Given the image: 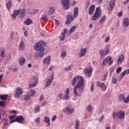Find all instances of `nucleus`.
Here are the masks:
<instances>
[{
    "label": "nucleus",
    "instance_id": "nucleus-1",
    "mask_svg": "<svg viewBox=\"0 0 129 129\" xmlns=\"http://www.w3.org/2000/svg\"><path fill=\"white\" fill-rule=\"evenodd\" d=\"M72 85L74 86V94L76 96H81V93L85 87L83 78L80 76L75 77L72 80Z\"/></svg>",
    "mask_w": 129,
    "mask_h": 129
},
{
    "label": "nucleus",
    "instance_id": "nucleus-2",
    "mask_svg": "<svg viewBox=\"0 0 129 129\" xmlns=\"http://www.w3.org/2000/svg\"><path fill=\"white\" fill-rule=\"evenodd\" d=\"M34 48L36 51H39L40 52L39 53L36 52L34 54L35 58H42V57H44V55H45V53L44 52L45 48L40 42L36 43L35 44Z\"/></svg>",
    "mask_w": 129,
    "mask_h": 129
},
{
    "label": "nucleus",
    "instance_id": "nucleus-3",
    "mask_svg": "<svg viewBox=\"0 0 129 129\" xmlns=\"http://www.w3.org/2000/svg\"><path fill=\"white\" fill-rule=\"evenodd\" d=\"M65 94H63L62 93H60L58 94V97L59 99L61 100H68L70 97H69V94H70V91L69 90V88L67 89V90L64 91Z\"/></svg>",
    "mask_w": 129,
    "mask_h": 129
},
{
    "label": "nucleus",
    "instance_id": "nucleus-4",
    "mask_svg": "<svg viewBox=\"0 0 129 129\" xmlns=\"http://www.w3.org/2000/svg\"><path fill=\"white\" fill-rule=\"evenodd\" d=\"M100 13V9L97 8L95 11V14L91 17L92 21H95L98 19V17L100 16L99 13Z\"/></svg>",
    "mask_w": 129,
    "mask_h": 129
},
{
    "label": "nucleus",
    "instance_id": "nucleus-5",
    "mask_svg": "<svg viewBox=\"0 0 129 129\" xmlns=\"http://www.w3.org/2000/svg\"><path fill=\"white\" fill-rule=\"evenodd\" d=\"M61 5L63 6L65 10H69L70 8V1L69 0H61Z\"/></svg>",
    "mask_w": 129,
    "mask_h": 129
},
{
    "label": "nucleus",
    "instance_id": "nucleus-6",
    "mask_svg": "<svg viewBox=\"0 0 129 129\" xmlns=\"http://www.w3.org/2000/svg\"><path fill=\"white\" fill-rule=\"evenodd\" d=\"M15 121H17L19 122V123H24V117L22 115L18 116L16 117L15 120L12 119L11 122L13 123V122H15Z\"/></svg>",
    "mask_w": 129,
    "mask_h": 129
},
{
    "label": "nucleus",
    "instance_id": "nucleus-7",
    "mask_svg": "<svg viewBox=\"0 0 129 129\" xmlns=\"http://www.w3.org/2000/svg\"><path fill=\"white\" fill-rule=\"evenodd\" d=\"M23 93L24 91L23 90V89H21L20 87L17 88L16 91V93L14 95L15 98H19V97L21 96V94H23Z\"/></svg>",
    "mask_w": 129,
    "mask_h": 129
},
{
    "label": "nucleus",
    "instance_id": "nucleus-8",
    "mask_svg": "<svg viewBox=\"0 0 129 129\" xmlns=\"http://www.w3.org/2000/svg\"><path fill=\"white\" fill-rule=\"evenodd\" d=\"M107 63L108 65H112L113 63V61H112V60L111 59V57L109 56L103 60V65L105 66Z\"/></svg>",
    "mask_w": 129,
    "mask_h": 129
},
{
    "label": "nucleus",
    "instance_id": "nucleus-9",
    "mask_svg": "<svg viewBox=\"0 0 129 129\" xmlns=\"http://www.w3.org/2000/svg\"><path fill=\"white\" fill-rule=\"evenodd\" d=\"M84 73H85L87 77H90L91 74H92V68H86L84 70Z\"/></svg>",
    "mask_w": 129,
    "mask_h": 129
},
{
    "label": "nucleus",
    "instance_id": "nucleus-10",
    "mask_svg": "<svg viewBox=\"0 0 129 129\" xmlns=\"http://www.w3.org/2000/svg\"><path fill=\"white\" fill-rule=\"evenodd\" d=\"M110 46L109 45H107V47L105 50H102L100 52V55L101 57L105 56L108 53H109V48Z\"/></svg>",
    "mask_w": 129,
    "mask_h": 129
},
{
    "label": "nucleus",
    "instance_id": "nucleus-11",
    "mask_svg": "<svg viewBox=\"0 0 129 129\" xmlns=\"http://www.w3.org/2000/svg\"><path fill=\"white\" fill-rule=\"evenodd\" d=\"M86 53H87V48H81L79 54V58H82L83 56H85Z\"/></svg>",
    "mask_w": 129,
    "mask_h": 129
},
{
    "label": "nucleus",
    "instance_id": "nucleus-12",
    "mask_svg": "<svg viewBox=\"0 0 129 129\" xmlns=\"http://www.w3.org/2000/svg\"><path fill=\"white\" fill-rule=\"evenodd\" d=\"M32 81H34L33 84H30L29 87L32 88L33 87H35L38 85V81H39V78L37 77H34L32 79Z\"/></svg>",
    "mask_w": 129,
    "mask_h": 129
},
{
    "label": "nucleus",
    "instance_id": "nucleus-13",
    "mask_svg": "<svg viewBox=\"0 0 129 129\" xmlns=\"http://www.w3.org/2000/svg\"><path fill=\"white\" fill-rule=\"evenodd\" d=\"M96 85L98 87H100L103 91L106 90L107 87L104 83H100V82H98Z\"/></svg>",
    "mask_w": 129,
    "mask_h": 129
},
{
    "label": "nucleus",
    "instance_id": "nucleus-14",
    "mask_svg": "<svg viewBox=\"0 0 129 129\" xmlns=\"http://www.w3.org/2000/svg\"><path fill=\"white\" fill-rule=\"evenodd\" d=\"M51 77V79H47V81L46 82L45 85V87H50V85L52 84V82L54 80V76L52 75Z\"/></svg>",
    "mask_w": 129,
    "mask_h": 129
},
{
    "label": "nucleus",
    "instance_id": "nucleus-15",
    "mask_svg": "<svg viewBox=\"0 0 129 129\" xmlns=\"http://www.w3.org/2000/svg\"><path fill=\"white\" fill-rule=\"evenodd\" d=\"M67 32V29H63V32H61L60 33V36H59L60 40L61 41V42H63L64 40H65V36L66 35V33Z\"/></svg>",
    "mask_w": 129,
    "mask_h": 129
},
{
    "label": "nucleus",
    "instance_id": "nucleus-16",
    "mask_svg": "<svg viewBox=\"0 0 129 129\" xmlns=\"http://www.w3.org/2000/svg\"><path fill=\"white\" fill-rule=\"evenodd\" d=\"M124 111H119L117 112V118L119 119H123L125 115Z\"/></svg>",
    "mask_w": 129,
    "mask_h": 129
},
{
    "label": "nucleus",
    "instance_id": "nucleus-17",
    "mask_svg": "<svg viewBox=\"0 0 129 129\" xmlns=\"http://www.w3.org/2000/svg\"><path fill=\"white\" fill-rule=\"evenodd\" d=\"M124 60V55L121 54L117 59V64L120 65L122 63V61Z\"/></svg>",
    "mask_w": 129,
    "mask_h": 129
},
{
    "label": "nucleus",
    "instance_id": "nucleus-18",
    "mask_svg": "<svg viewBox=\"0 0 129 129\" xmlns=\"http://www.w3.org/2000/svg\"><path fill=\"white\" fill-rule=\"evenodd\" d=\"M67 21H66V24H67L68 25H69L71 22L74 20V18H73V16L72 15H69L67 17Z\"/></svg>",
    "mask_w": 129,
    "mask_h": 129
},
{
    "label": "nucleus",
    "instance_id": "nucleus-19",
    "mask_svg": "<svg viewBox=\"0 0 129 129\" xmlns=\"http://www.w3.org/2000/svg\"><path fill=\"white\" fill-rule=\"evenodd\" d=\"M73 111H74V109L69 107H67L64 110V112H67L68 114H71Z\"/></svg>",
    "mask_w": 129,
    "mask_h": 129
},
{
    "label": "nucleus",
    "instance_id": "nucleus-20",
    "mask_svg": "<svg viewBox=\"0 0 129 129\" xmlns=\"http://www.w3.org/2000/svg\"><path fill=\"white\" fill-rule=\"evenodd\" d=\"M21 14V10H15L14 13L12 15V17L14 19H16V16H19Z\"/></svg>",
    "mask_w": 129,
    "mask_h": 129
},
{
    "label": "nucleus",
    "instance_id": "nucleus-21",
    "mask_svg": "<svg viewBox=\"0 0 129 129\" xmlns=\"http://www.w3.org/2000/svg\"><path fill=\"white\" fill-rule=\"evenodd\" d=\"M123 26L125 28L126 27H128V25H129V20H128V19L125 18L124 19H123Z\"/></svg>",
    "mask_w": 129,
    "mask_h": 129
},
{
    "label": "nucleus",
    "instance_id": "nucleus-22",
    "mask_svg": "<svg viewBox=\"0 0 129 129\" xmlns=\"http://www.w3.org/2000/svg\"><path fill=\"white\" fill-rule=\"evenodd\" d=\"M25 43L24 41H21L19 44V50H20V51H24V50H25Z\"/></svg>",
    "mask_w": 129,
    "mask_h": 129
},
{
    "label": "nucleus",
    "instance_id": "nucleus-23",
    "mask_svg": "<svg viewBox=\"0 0 129 129\" xmlns=\"http://www.w3.org/2000/svg\"><path fill=\"white\" fill-rule=\"evenodd\" d=\"M51 61V56H48L46 58H45L43 60V63L44 64H47L49 65L50 64V61Z\"/></svg>",
    "mask_w": 129,
    "mask_h": 129
},
{
    "label": "nucleus",
    "instance_id": "nucleus-24",
    "mask_svg": "<svg viewBox=\"0 0 129 129\" xmlns=\"http://www.w3.org/2000/svg\"><path fill=\"white\" fill-rule=\"evenodd\" d=\"M94 10H95V6L94 5H92L89 9V15H92L93 12H94Z\"/></svg>",
    "mask_w": 129,
    "mask_h": 129
},
{
    "label": "nucleus",
    "instance_id": "nucleus-25",
    "mask_svg": "<svg viewBox=\"0 0 129 129\" xmlns=\"http://www.w3.org/2000/svg\"><path fill=\"white\" fill-rule=\"evenodd\" d=\"M26 60L24 57H21L19 60V62L21 66H23V65H25V62H26Z\"/></svg>",
    "mask_w": 129,
    "mask_h": 129
},
{
    "label": "nucleus",
    "instance_id": "nucleus-26",
    "mask_svg": "<svg viewBox=\"0 0 129 129\" xmlns=\"http://www.w3.org/2000/svg\"><path fill=\"white\" fill-rule=\"evenodd\" d=\"M33 23V21L31 20V19L29 18L27 19L26 21H24V24L26 25L27 26H29V25H31Z\"/></svg>",
    "mask_w": 129,
    "mask_h": 129
},
{
    "label": "nucleus",
    "instance_id": "nucleus-27",
    "mask_svg": "<svg viewBox=\"0 0 129 129\" xmlns=\"http://www.w3.org/2000/svg\"><path fill=\"white\" fill-rule=\"evenodd\" d=\"M80 128V121L78 119L75 121V129Z\"/></svg>",
    "mask_w": 129,
    "mask_h": 129
},
{
    "label": "nucleus",
    "instance_id": "nucleus-28",
    "mask_svg": "<svg viewBox=\"0 0 129 129\" xmlns=\"http://www.w3.org/2000/svg\"><path fill=\"white\" fill-rule=\"evenodd\" d=\"M44 121L45 123H48L47 126L50 125V118L48 117H44Z\"/></svg>",
    "mask_w": 129,
    "mask_h": 129
},
{
    "label": "nucleus",
    "instance_id": "nucleus-29",
    "mask_svg": "<svg viewBox=\"0 0 129 129\" xmlns=\"http://www.w3.org/2000/svg\"><path fill=\"white\" fill-rule=\"evenodd\" d=\"M28 94L30 96H35V94H36V91H35V90H31L29 91Z\"/></svg>",
    "mask_w": 129,
    "mask_h": 129
},
{
    "label": "nucleus",
    "instance_id": "nucleus-30",
    "mask_svg": "<svg viewBox=\"0 0 129 129\" xmlns=\"http://www.w3.org/2000/svg\"><path fill=\"white\" fill-rule=\"evenodd\" d=\"M115 4V0H112L110 2L109 6L110 7V9H113V8H114Z\"/></svg>",
    "mask_w": 129,
    "mask_h": 129
},
{
    "label": "nucleus",
    "instance_id": "nucleus-31",
    "mask_svg": "<svg viewBox=\"0 0 129 129\" xmlns=\"http://www.w3.org/2000/svg\"><path fill=\"white\" fill-rule=\"evenodd\" d=\"M125 74H126L125 73V71H124V72H123L122 73H121L120 74V76L118 78V81H120V80H121V79H122V78H123V77H124V76H125Z\"/></svg>",
    "mask_w": 129,
    "mask_h": 129
},
{
    "label": "nucleus",
    "instance_id": "nucleus-32",
    "mask_svg": "<svg viewBox=\"0 0 129 129\" xmlns=\"http://www.w3.org/2000/svg\"><path fill=\"white\" fill-rule=\"evenodd\" d=\"M78 15V7H76L74 9V17L77 18Z\"/></svg>",
    "mask_w": 129,
    "mask_h": 129
},
{
    "label": "nucleus",
    "instance_id": "nucleus-33",
    "mask_svg": "<svg viewBox=\"0 0 129 129\" xmlns=\"http://www.w3.org/2000/svg\"><path fill=\"white\" fill-rule=\"evenodd\" d=\"M8 95H2L0 96V97L2 100H6V99H8Z\"/></svg>",
    "mask_w": 129,
    "mask_h": 129
},
{
    "label": "nucleus",
    "instance_id": "nucleus-34",
    "mask_svg": "<svg viewBox=\"0 0 129 129\" xmlns=\"http://www.w3.org/2000/svg\"><path fill=\"white\" fill-rule=\"evenodd\" d=\"M7 8L8 10H10L12 8V1H9L7 4Z\"/></svg>",
    "mask_w": 129,
    "mask_h": 129
},
{
    "label": "nucleus",
    "instance_id": "nucleus-35",
    "mask_svg": "<svg viewBox=\"0 0 129 129\" xmlns=\"http://www.w3.org/2000/svg\"><path fill=\"white\" fill-rule=\"evenodd\" d=\"M67 55V53L66 52V51H62L60 54V57H61V58H63V59H64L65 57H66Z\"/></svg>",
    "mask_w": 129,
    "mask_h": 129
},
{
    "label": "nucleus",
    "instance_id": "nucleus-36",
    "mask_svg": "<svg viewBox=\"0 0 129 129\" xmlns=\"http://www.w3.org/2000/svg\"><path fill=\"white\" fill-rule=\"evenodd\" d=\"M20 18L21 19H23L24 17H25V9H23L21 12H20Z\"/></svg>",
    "mask_w": 129,
    "mask_h": 129
},
{
    "label": "nucleus",
    "instance_id": "nucleus-37",
    "mask_svg": "<svg viewBox=\"0 0 129 129\" xmlns=\"http://www.w3.org/2000/svg\"><path fill=\"white\" fill-rule=\"evenodd\" d=\"M75 30H76V26H73L70 30V35H71V34H72V33H73L74 31H75Z\"/></svg>",
    "mask_w": 129,
    "mask_h": 129
},
{
    "label": "nucleus",
    "instance_id": "nucleus-38",
    "mask_svg": "<svg viewBox=\"0 0 129 129\" xmlns=\"http://www.w3.org/2000/svg\"><path fill=\"white\" fill-rule=\"evenodd\" d=\"M54 12H55V8L51 7L49 11V14H50V15H52V14H54Z\"/></svg>",
    "mask_w": 129,
    "mask_h": 129
},
{
    "label": "nucleus",
    "instance_id": "nucleus-39",
    "mask_svg": "<svg viewBox=\"0 0 129 129\" xmlns=\"http://www.w3.org/2000/svg\"><path fill=\"white\" fill-rule=\"evenodd\" d=\"M87 110L89 111L90 112L93 110V106L91 105H89L87 107Z\"/></svg>",
    "mask_w": 129,
    "mask_h": 129
},
{
    "label": "nucleus",
    "instance_id": "nucleus-40",
    "mask_svg": "<svg viewBox=\"0 0 129 129\" xmlns=\"http://www.w3.org/2000/svg\"><path fill=\"white\" fill-rule=\"evenodd\" d=\"M30 96H31L30 95H29L28 94H27L26 95H25L24 97L25 101H27V100H29Z\"/></svg>",
    "mask_w": 129,
    "mask_h": 129
},
{
    "label": "nucleus",
    "instance_id": "nucleus-41",
    "mask_svg": "<svg viewBox=\"0 0 129 129\" xmlns=\"http://www.w3.org/2000/svg\"><path fill=\"white\" fill-rule=\"evenodd\" d=\"M105 20H106V17H105V16H104L99 21V23L101 24L102 23H103V22H105Z\"/></svg>",
    "mask_w": 129,
    "mask_h": 129
},
{
    "label": "nucleus",
    "instance_id": "nucleus-42",
    "mask_svg": "<svg viewBox=\"0 0 129 129\" xmlns=\"http://www.w3.org/2000/svg\"><path fill=\"white\" fill-rule=\"evenodd\" d=\"M123 101H124V102H125V103H127L129 101V95L126 98H124Z\"/></svg>",
    "mask_w": 129,
    "mask_h": 129
},
{
    "label": "nucleus",
    "instance_id": "nucleus-43",
    "mask_svg": "<svg viewBox=\"0 0 129 129\" xmlns=\"http://www.w3.org/2000/svg\"><path fill=\"white\" fill-rule=\"evenodd\" d=\"M1 56L2 57H6V51L3 50L1 53Z\"/></svg>",
    "mask_w": 129,
    "mask_h": 129
},
{
    "label": "nucleus",
    "instance_id": "nucleus-44",
    "mask_svg": "<svg viewBox=\"0 0 129 129\" xmlns=\"http://www.w3.org/2000/svg\"><path fill=\"white\" fill-rule=\"evenodd\" d=\"M119 100H123V99H124V95H122V94L119 95Z\"/></svg>",
    "mask_w": 129,
    "mask_h": 129
},
{
    "label": "nucleus",
    "instance_id": "nucleus-45",
    "mask_svg": "<svg viewBox=\"0 0 129 129\" xmlns=\"http://www.w3.org/2000/svg\"><path fill=\"white\" fill-rule=\"evenodd\" d=\"M122 69V68L121 67H118L116 71V73H119L120 72H121Z\"/></svg>",
    "mask_w": 129,
    "mask_h": 129
},
{
    "label": "nucleus",
    "instance_id": "nucleus-46",
    "mask_svg": "<svg viewBox=\"0 0 129 129\" xmlns=\"http://www.w3.org/2000/svg\"><path fill=\"white\" fill-rule=\"evenodd\" d=\"M48 18V16L44 15L43 17H42L40 18L41 21H45V20H46V19Z\"/></svg>",
    "mask_w": 129,
    "mask_h": 129
},
{
    "label": "nucleus",
    "instance_id": "nucleus-47",
    "mask_svg": "<svg viewBox=\"0 0 129 129\" xmlns=\"http://www.w3.org/2000/svg\"><path fill=\"white\" fill-rule=\"evenodd\" d=\"M0 106H2V107H5L6 106V103L4 101H0Z\"/></svg>",
    "mask_w": 129,
    "mask_h": 129
},
{
    "label": "nucleus",
    "instance_id": "nucleus-48",
    "mask_svg": "<svg viewBox=\"0 0 129 129\" xmlns=\"http://www.w3.org/2000/svg\"><path fill=\"white\" fill-rule=\"evenodd\" d=\"M112 82L113 84H115L117 82V79L116 78H114V77H112Z\"/></svg>",
    "mask_w": 129,
    "mask_h": 129
},
{
    "label": "nucleus",
    "instance_id": "nucleus-49",
    "mask_svg": "<svg viewBox=\"0 0 129 129\" xmlns=\"http://www.w3.org/2000/svg\"><path fill=\"white\" fill-rule=\"evenodd\" d=\"M40 111V107L36 106L35 108V112H39Z\"/></svg>",
    "mask_w": 129,
    "mask_h": 129
},
{
    "label": "nucleus",
    "instance_id": "nucleus-50",
    "mask_svg": "<svg viewBox=\"0 0 129 129\" xmlns=\"http://www.w3.org/2000/svg\"><path fill=\"white\" fill-rule=\"evenodd\" d=\"M71 68H72V67L71 66H69L65 68L64 70L66 71H69V70H71Z\"/></svg>",
    "mask_w": 129,
    "mask_h": 129
},
{
    "label": "nucleus",
    "instance_id": "nucleus-51",
    "mask_svg": "<svg viewBox=\"0 0 129 129\" xmlns=\"http://www.w3.org/2000/svg\"><path fill=\"white\" fill-rule=\"evenodd\" d=\"M113 118H115V117H117V113L116 112H114L112 114Z\"/></svg>",
    "mask_w": 129,
    "mask_h": 129
},
{
    "label": "nucleus",
    "instance_id": "nucleus-52",
    "mask_svg": "<svg viewBox=\"0 0 129 129\" xmlns=\"http://www.w3.org/2000/svg\"><path fill=\"white\" fill-rule=\"evenodd\" d=\"M117 17H118L119 18L122 17V12L121 11L120 12H118L117 14Z\"/></svg>",
    "mask_w": 129,
    "mask_h": 129
},
{
    "label": "nucleus",
    "instance_id": "nucleus-53",
    "mask_svg": "<svg viewBox=\"0 0 129 129\" xmlns=\"http://www.w3.org/2000/svg\"><path fill=\"white\" fill-rule=\"evenodd\" d=\"M107 77V74H105L104 78L102 79V81H105L106 80V78Z\"/></svg>",
    "mask_w": 129,
    "mask_h": 129
},
{
    "label": "nucleus",
    "instance_id": "nucleus-54",
    "mask_svg": "<svg viewBox=\"0 0 129 129\" xmlns=\"http://www.w3.org/2000/svg\"><path fill=\"white\" fill-rule=\"evenodd\" d=\"M44 96L43 95H41V96H40V98H39V100L40 101H43V100H44Z\"/></svg>",
    "mask_w": 129,
    "mask_h": 129
},
{
    "label": "nucleus",
    "instance_id": "nucleus-55",
    "mask_svg": "<svg viewBox=\"0 0 129 129\" xmlns=\"http://www.w3.org/2000/svg\"><path fill=\"white\" fill-rule=\"evenodd\" d=\"M56 118H57V116H56L55 115H53L51 119L52 121H54V120H55Z\"/></svg>",
    "mask_w": 129,
    "mask_h": 129
},
{
    "label": "nucleus",
    "instance_id": "nucleus-56",
    "mask_svg": "<svg viewBox=\"0 0 129 129\" xmlns=\"http://www.w3.org/2000/svg\"><path fill=\"white\" fill-rule=\"evenodd\" d=\"M40 117H38L36 119H35V122L37 123V122H40Z\"/></svg>",
    "mask_w": 129,
    "mask_h": 129
},
{
    "label": "nucleus",
    "instance_id": "nucleus-57",
    "mask_svg": "<svg viewBox=\"0 0 129 129\" xmlns=\"http://www.w3.org/2000/svg\"><path fill=\"white\" fill-rule=\"evenodd\" d=\"M55 25H56V26H59V24H60V22L57 20V19H55Z\"/></svg>",
    "mask_w": 129,
    "mask_h": 129
},
{
    "label": "nucleus",
    "instance_id": "nucleus-58",
    "mask_svg": "<svg viewBox=\"0 0 129 129\" xmlns=\"http://www.w3.org/2000/svg\"><path fill=\"white\" fill-rule=\"evenodd\" d=\"M94 90V86L92 85L91 87V92H93Z\"/></svg>",
    "mask_w": 129,
    "mask_h": 129
},
{
    "label": "nucleus",
    "instance_id": "nucleus-59",
    "mask_svg": "<svg viewBox=\"0 0 129 129\" xmlns=\"http://www.w3.org/2000/svg\"><path fill=\"white\" fill-rule=\"evenodd\" d=\"M109 37H106V38H105V42L106 43H107V42H108V41H109Z\"/></svg>",
    "mask_w": 129,
    "mask_h": 129
},
{
    "label": "nucleus",
    "instance_id": "nucleus-60",
    "mask_svg": "<svg viewBox=\"0 0 129 129\" xmlns=\"http://www.w3.org/2000/svg\"><path fill=\"white\" fill-rule=\"evenodd\" d=\"M103 118H104V115H102L101 118H100L99 119V121H100V122H101V121H102V120L103 119Z\"/></svg>",
    "mask_w": 129,
    "mask_h": 129
},
{
    "label": "nucleus",
    "instance_id": "nucleus-61",
    "mask_svg": "<svg viewBox=\"0 0 129 129\" xmlns=\"http://www.w3.org/2000/svg\"><path fill=\"white\" fill-rule=\"evenodd\" d=\"M36 14V13H34V11H31L29 13V15H35Z\"/></svg>",
    "mask_w": 129,
    "mask_h": 129
},
{
    "label": "nucleus",
    "instance_id": "nucleus-62",
    "mask_svg": "<svg viewBox=\"0 0 129 129\" xmlns=\"http://www.w3.org/2000/svg\"><path fill=\"white\" fill-rule=\"evenodd\" d=\"M97 1H98L99 5H101V4H102V3H103L102 0H97Z\"/></svg>",
    "mask_w": 129,
    "mask_h": 129
},
{
    "label": "nucleus",
    "instance_id": "nucleus-63",
    "mask_svg": "<svg viewBox=\"0 0 129 129\" xmlns=\"http://www.w3.org/2000/svg\"><path fill=\"white\" fill-rule=\"evenodd\" d=\"M129 3V0H127L126 1L124 2V5L125 6V5H127Z\"/></svg>",
    "mask_w": 129,
    "mask_h": 129
},
{
    "label": "nucleus",
    "instance_id": "nucleus-64",
    "mask_svg": "<svg viewBox=\"0 0 129 129\" xmlns=\"http://www.w3.org/2000/svg\"><path fill=\"white\" fill-rule=\"evenodd\" d=\"M72 5V6H75V5H76V1H73Z\"/></svg>",
    "mask_w": 129,
    "mask_h": 129
}]
</instances>
